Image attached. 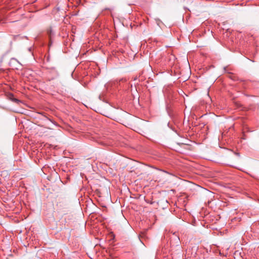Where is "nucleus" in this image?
I'll return each instance as SVG.
<instances>
[{
    "mask_svg": "<svg viewBox=\"0 0 259 259\" xmlns=\"http://www.w3.org/2000/svg\"><path fill=\"white\" fill-rule=\"evenodd\" d=\"M20 64L19 62L14 58H11L9 62V66L15 69H18Z\"/></svg>",
    "mask_w": 259,
    "mask_h": 259,
    "instance_id": "1",
    "label": "nucleus"
},
{
    "mask_svg": "<svg viewBox=\"0 0 259 259\" xmlns=\"http://www.w3.org/2000/svg\"><path fill=\"white\" fill-rule=\"evenodd\" d=\"M9 97L10 98V99H11L13 101L16 102V103H18L19 102V100L14 98V95L13 94H9Z\"/></svg>",
    "mask_w": 259,
    "mask_h": 259,
    "instance_id": "2",
    "label": "nucleus"
},
{
    "mask_svg": "<svg viewBox=\"0 0 259 259\" xmlns=\"http://www.w3.org/2000/svg\"><path fill=\"white\" fill-rule=\"evenodd\" d=\"M52 72H53V74H54V77H52V79H53L54 78L56 77L58 75V72H57V70L55 68H53L52 69Z\"/></svg>",
    "mask_w": 259,
    "mask_h": 259,
    "instance_id": "3",
    "label": "nucleus"
},
{
    "mask_svg": "<svg viewBox=\"0 0 259 259\" xmlns=\"http://www.w3.org/2000/svg\"><path fill=\"white\" fill-rule=\"evenodd\" d=\"M229 77H230L231 79H232V80H235H235H238V79L237 78V77L235 75H233V74H231V75H230L229 76Z\"/></svg>",
    "mask_w": 259,
    "mask_h": 259,
    "instance_id": "4",
    "label": "nucleus"
},
{
    "mask_svg": "<svg viewBox=\"0 0 259 259\" xmlns=\"http://www.w3.org/2000/svg\"><path fill=\"white\" fill-rule=\"evenodd\" d=\"M48 33L50 37H51L52 35L54 34L51 28L48 30Z\"/></svg>",
    "mask_w": 259,
    "mask_h": 259,
    "instance_id": "5",
    "label": "nucleus"
},
{
    "mask_svg": "<svg viewBox=\"0 0 259 259\" xmlns=\"http://www.w3.org/2000/svg\"><path fill=\"white\" fill-rule=\"evenodd\" d=\"M111 236L112 237L111 240H113L114 239V238H115V236H114V235L113 233H112Z\"/></svg>",
    "mask_w": 259,
    "mask_h": 259,
    "instance_id": "6",
    "label": "nucleus"
}]
</instances>
